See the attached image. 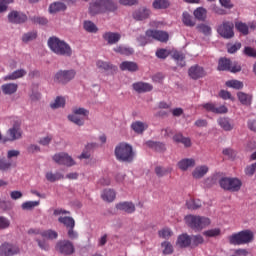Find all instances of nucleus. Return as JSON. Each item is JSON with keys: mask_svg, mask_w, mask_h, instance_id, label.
Returning a JSON list of instances; mask_svg holds the SVG:
<instances>
[{"mask_svg": "<svg viewBox=\"0 0 256 256\" xmlns=\"http://www.w3.org/2000/svg\"><path fill=\"white\" fill-rule=\"evenodd\" d=\"M116 209L125 213H133L135 211V204L131 202H120L116 204Z\"/></svg>", "mask_w": 256, "mask_h": 256, "instance_id": "nucleus-19", "label": "nucleus"}, {"mask_svg": "<svg viewBox=\"0 0 256 256\" xmlns=\"http://www.w3.org/2000/svg\"><path fill=\"white\" fill-rule=\"evenodd\" d=\"M185 223L188 224L191 229L201 231L202 229H205V227L211 225V219L205 216L188 215L185 217Z\"/></svg>", "mask_w": 256, "mask_h": 256, "instance_id": "nucleus-5", "label": "nucleus"}, {"mask_svg": "<svg viewBox=\"0 0 256 256\" xmlns=\"http://www.w3.org/2000/svg\"><path fill=\"white\" fill-rule=\"evenodd\" d=\"M28 235H41V237H43V239H57L58 234L56 231L53 230H46L41 232V230L39 229H30L28 231Z\"/></svg>", "mask_w": 256, "mask_h": 256, "instance_id": "nucleus-13", "label": "nucleus"}, {"mask_svg": "<svg viewBox=\"0 0 256 256\" xmlns=\"http://www.w3.org/2000/svg\"><path fill=\"white\" fill-rule=\"evenodd\" d=\"M53 161L58 165H63L65 163V153H57L53 156Z\"/></svg>", "mask_w": 256, "mask_h": 256, "instance_id": "nucleus-52", "label": "nucleus"}, {"mask_svg": "<svg viewBox=\"0 0 256 256\" xmlns=\"http://www.w3.org/2000/svg\"><path fill=\"white\" fill-rule=\"evenodd\" d=\"M65 9V4L62 2H54L49 6V13L54 15L55 13H59V11H63Z\"/></svg>", "mask_w": 256, "mask_h": 256, "instance_id": "nucleus-33", "label": "nucleus"}, {"mask_svg": "<svg viewBox=\"0 0 256 256\" xmlns=\"http://www.w3.org/2000/svg\"><path fill=\"white\" fill-rule=\"evenodd\" d=\"M155 39L156 41H160L161 43H167L169 41V34L164 31L159 30H148L146 31V36H140L137 41L139 45H147V43H151Z\"/></svg>", "mask_w": 256, "mask_h": 256, "instance_id": "nucleus-3", "label": "nucleus"}, {"mask_svg": "<svg viewBox=\"0 0 256 256\" xmlns=\"http://www.w3.org/2000/svg\"><path fill=\"white\" fill-rule=\"evenodd\" d=\"M155 173H156V175H158V177H163V176L167 175V173H171V169H166L161 166H157L155 168Z\"/></svg>", "mask_w": 256, "mask_h": 256, "instance_id": "nucleus-55", "label": "nucleus"}, {"mask_svg": "<svg viewBox=\"0 0 256 256\" xmlns=\"http://www.w3.org/2000/svg\"><path fill=\"white\" fill-rule=\"evenodd\" d=\"M205 240L203 239V236L201 235H194L191 237V243L194 246L203 244Z\"/></svg>", "mask_w": 256, "mask_h": 256, "instance_id": "nucleus-59", "label": "nucleus"}, {"mask_svg": "<svg viewBox=\"0 0 256 256\" xmlns=\"http://www.w3.org/2000/svg\"><path fill=\"white\" fill-rule=\"evenodd\" d=\"M255 171H256V162L250 166H247L245 169V173L249 177L253 176L255 174Z\"/></svg>", "mask_w": 256, "mask_h": 256, "instance_id": "nucleus-62", "label": "nucleus"}, {"mask_svg": "<svg viewBox=\"0 0 256 256\" xmlns=\"http://www.w3.org/2000/svg\"><path fill=\"white\" fill-rule=\"evenodd\" d=\"M97 69L101 71H117V67L111 65L109 62L98 60L96 62Z\"/></svg>", "mask_w": 256, "mask_h": 256, "instance_id": "nucleus-26", "label": "nucleus"}, {"mask_svg": "<svg viewBox=\"0 0 256 256\" xmlns=\"http://www.w3.org/2000/svg\"><path fill=\"white\" fill-rule=\"evenodd\" d=\"M65 105V98L58 96L55 100L50 104L51 109H60Z\"/></svg>", "mask_w": 256, "mask_h": 256, "instance_id": "nucleus-41", "label": "nucleus"}, {"mask_svg": "<svg viewBox=\"0 0 256 256\" xmlns=\"http://www.w3.org/2000/svg\"><path fill=\"white\" fill-rule=\"evenodd\" d=\"M68 119L69 121L75 123V125H78L79 127L85 125V120L83 119V117H81L78 114H75L74 112H72V114L68 116Z\"/></svg>", "mask_w": 256, "mask_h": 256, "instance_id": "nucleus-35", "label": "nucleus"}, {"mask_svg": "<svg viewBox=\"0 0 256 256\" xmlns=\"http://www.w3.org/2000/svg\"><path fill=\"white\" fill-rule=\"evenodd\" d=\"M188 75L189 77H191V79L194 80L201 79V77H205V70L203 69V67L195 65L190 67V69L188 70Z\"/></svg>", "mask_w": 256, "mask_h": 256, "instance_id": "nucleus-14", "label": "nucleus"}, {"mask_svg": "<svg viewBox=\"0 0 256 256\" xmlns=\"http://www.w3.org/2000/svg\"><path fill=\"white\" fill-rule=\"evenodd\" d=\"M132 87L136 93H147L149 91H153V85L147 82H136Z\"/></svg>", "mask_w": 256, "mask_h": 256, "instance_id": "nucleus-15", "label": "nucleus"}, {"mask_svg": "<svg viewBox=\"0 0 256 256\" xmlns=\"http://www.w3.org/2000/svg\"><path fill=\"white\" fill-rule=\"evenodd\" d=\"M40 201H26L22 203L21 208L23 211H33L35 207H39Z\"/></svg>", "mask_w": 256, "mask_h": 256, "instance_id": "nucleus-36", "label": "nucleus"}, {"mask_svg": "<svg viewBox=\"0 0 256 256\" xmlns=\"http://www.w3.org/2000/svg\"><path fill=\"white\" fill-rule=\"evenodd\" d=\"M116 195L117 194L115 193V190L105 189L101 194V198L103 199V201H106L107 203H112V201H115Z\"/></svg>", "mask_w": 256, "mask_h": 256, "instance_id": "nucleus-22", "label": "nucleus"}, {"mask_svg": "<svg viewBox=\"0 0 256 256\" xmlns=\"http://www.w3.org/2000/svg\"><path fill=\"white\" fill-rule=\"evenodd\" d=\"M226 87H230L231 89H243V82L239 80H229L226 81Z\"/></svg>", "mask_w": 256, "mask_h": 256, "instance_id": "nucleus-46", "label": "nucleus"}, {"mask_svg": "<svg viewBox=\"0 0 256 256\" xmlns=\"http://www.w3.org/2000/svg\"><path fill=\"white\" fill-rule=\"evenodd\" d=\"M37 38V33L36 32H30V33H26L23 35L22 37V41L24 43H29V41H33V39Z\"/></svg>", "mask_w": 256, "mask_h": 256, "instance_id": "nucleus-54", "label": "nucleus"}, {"mask_svg": "<svg viewBox=\"0 0 256 256\" xmlns=\"http://www.w3.org/2000/svg\"><path fill=\"white\" fill-rule=\"evenodd\" d=\"M235 27H236L237 31L242 33V35H247L249 33V26H247V24H245L243 22H237L235 24Z\"/></svg>", "mask_w": 256, "mask_h": 256, "instance_id": "nucleus-50", "label": "nucleus"}, {"mask_svg": "<svg viewBox=\"0 0 256 256\" xmlns=\"http://www.w3.org/2000/svg\"><path fill=\"white\" fill-rule=\"evenodd\" d=\"M84 29L85 31H87L88 33H97L98 28L95 25V23L91 22V21H85L84 22Z\"/></svg>", "mask_w": 256, "mask_h": 256, "instance_id": "nucleus-48", "label": "nucleus"}, {"mask_svg": "<svg viewBox=\"0 0 256 256\" xmlns=\"http://www.w3.org/2000/svg\"><path fill=\"white\" fill-rule=\"evenodd\" d=\"M116 53H120V55H133L134 50L133 48H129L127 46H117L114 48Z\"/></svg>", "mask_w": 256, "mask_h": 256, "instance_id": "nucleus-40", "label": "nucleus"}, {"mask_svg": "<svg viewBox=\"0 0 256 256\" xmlns=\"http://www.w3.org/2000/svg\"><path fill=\"white\" fill-rule=\"evenodd\" d=\"M91 15H97L98 13H106V11L113 13L117 11V3L113 0H96L90 4Z\"/></svg>", "mask_w": 256, "mask_h": 256, "instance_id": "nucleus-2", "label": "nucleus"}, {"mask_svg": "<svg viewBox=\"0 0 256 256\" xmlns=\"http://www.w3.org/2000/svg\"><path fill=\"white\" fill-rule=\"evenodd\" d=\"M7 123L12 125L7 132L5 136L6 143L17 141L21 139L23 136V130H21V121H19V118L17 117H11L6 120Z\"/></svg>", "mask_w": 256, "mask_h": 256, "instance_id": "nucleus-1", "label": "nucleus"}, {"mask_svg": "<svg viewBox=\"0 0 256 256\" xmlns=\"http://www.w3.org/2000/svg\"><path fill=\"white\" fill-rule=\"evenodd\" d=\"M198 31L200 33H203L204 35H211V27L205 24H201L197 27Z\"/></svg>", "mask_w": 256, "mask_h": 256, "instance_id": "nucleus-61", "label": "nucleus"}, {"mask_svg": "<svg viewBox=\"0 0 256 256\" xmlns=\"http://www.w3.org/2000/svg\"><path fill=\"white\" fill-rule=\"evenodd\" d=\"M176 245H178V247H189V245H191V236H189L188 234H181L180 236H178Z\"/></svg>", "mask_w": 256, "mask_h": 256, "instance_id": "nucleus-23", "label": "nucleus"}, {"mask_svg": "<svg viewBox=\"0 0 256 256\" xmlns=\"http://www.w3.org/2000/svg\"><path fill=\"white\" fill-rule=\"evenodd\" d=\"M173 235V232L169 228H163L159 231V237H162V239H169Z\"/></svg>", "mask_w": 256, "mask_h": 256, "instance_id": "nucleus-53", "label": "nucleus"}, {"mask_svg": "<svg viewBox=\"0 0 256 256\" xmlns=\"http://www.w3.org/2000/svg\"><path fill=\"white\" fill-rule=\"evenodd\" d=\"M240 239L242 241V245H245V243H251V241H253V232L250 230L241 231Z\"/></svg>", "mask_w": 256, "mask_h": 256, "instance_id": "nucleus-32", "label": "nucleus"}, {"mask_svg": "<svg viewBox=\"0 0 256 256\" xmlns=\"http://www.w3.org/2000/svg\"><path fill=\"white\" fill-rule=\"evenodd\" d=\"M244 53L248 55V57H256V50L254 48L245 47Z\"/></svg>", "mask_w": 256, "mask_h": 256, "instance_id": "nucleus-64", "label": "nucleus"}, {"mask_svg": "<svg viewBox=\"0 0 256 256\" xmlns=\"http://www.w3.org/2000/svg\"><path fill=\"white\" fill-rule=\"evenodd\" d=\"M115 157L118 161L124 163H131L135 159V153L133 147L127 143H120L115 148Z\"/></svg>", "mask_w": 256, "mask_h": 256, "instance_id": "nucleus-4", "label": "nucleus"}, {"mask_svg": "<svg viewBox=\"0 0 256 256\" xmlns=\"http://www.w3.org/2000/svg\"><path fill=\"white\" fill-rule=\"evenodd\" d=\"M217 123L224 131H233V124H231L229 118H219Z\"/></svg>", "mask_w": 256, "mask_h": 256, "instance_id": "nucleus-30", "label": "nucleus"}, {"mask_svg": "<svg viewBox=\"0 0 256 256\" xmlns=\"http://www.w3.org/2000/svg\"><path fill=\"white\" fill-rule=\"evenodd\" d=\"M234 24L233 22H224L222 25L218 27V33L224 39H231L235 33L233 32Z\"/></svg>", "mask_w": 256, "mask_h": 256, "instance_id": "nucleus-10", "label": "nucleus"}, {"mask_svg": "<svg viewBox=\"0 0 256 256\" xmlns=\"http://www.w3.org/2000/svg\"><path fill=\"white\" fill-rule=\"evenodd\" d=\"M146 145L152 149H155V151H165V144L161 142L148 141Z\"/></svg>", "mask_w": 256, "mask_h": 256, "instance_id": "nucleus-44", "label": "nucleus"}, {"mask_svg": "<svg viewBox=\"0 0 256 256\" xmlns=\"http://www.w3.org/2000/svg\"><path fill=\"white\" fill-rule=\"evenodd\" d=\"M121 71H130L131 73L138 71L139 66L135 62L124 61L120 64Z\"/></svg>", "mask_w": 256, "mask_h": 256, "instance_id": "nucleus-21", "label": "nucleus"}, {"mask_svg": "<svg viewBox=\"0 0 256 256\" xmlns=\"http://www.w3.org/2000/svg\"><path fill=\"white\" fill-rule=\"evenodd\" d=\"M72 253H75V246H73V243L70 241L65 242V255H72Z\"/></svg>", "mask_w": 256, "mask_h": 256, "instance_id": "nucleus-57", "label": "nucleus"}, {"mask_svg": "<svg viewBox=\"0 0 256 256\" xmlns=\"http://www.w3.org/2000/svg\"><path fill=\"white\" fill-rule=\"evenodd\" d=\"M173 59H175L177 65H180V67H185V56L183 53L179 51H174L172 54Z\"/></svg>", "mask_w": 256, "mask_h": 256, "instance_id": "nucleus-38", "label": "nucleus"}, {"mask_svg": "<svg viewBox=\"0 0 256 256\" xmlns=\"http://www.w3.org/2000/svg\"><path fill=\"white\" fill-rule=\"evenodd\" d=\"M229 241H230L231 245H243L240 232L229 236Z\"/></svg>", "mask_w": 256, "mask_h": 256, "instance_id": "nucleus-47", "label": "nucleus"}, {"mask_svg": "<svg viewBox=\"0 0 256 256\" xmlns=\"http://www.w3.org/2000/svg\"><path fill=\"white\" fill-rule=\"evenodd\" d=\"M65 211L62 209H56L54 210V216L58 217L59 223H65Z\"/></svg>", "mask_w": 256, "mask_h": 256, "instance_id": "nucleus-58", "label": "nucleus"}, {"mask_svg": "<svg viewBox=\"0 0 256 256\" xmlns=\"http://www.w3.org/2000/svg\"><path fill=\"white\" fill-rule=\"evenodd\" d=\"M48 47L56 55H65V42L60 41L59 38L55 36L48 39Z\"/></svg>", "mask_w": 256, "mask_h": 256, "instance_id": "nucleus-8", "label": "nucleus"}, {"mask_svg": "<svg viewBox=\"0 0 256 256\" xmlns=\"http://www.w3.org/2000/svg\"><path fill=\"white\" fill-rule=\"evenodd\" d=\"M203 109L210 111L211 113L223 114L227 113L228 109L225 106H215L213 103H206L202 105Z\"/></svg>", "mask_w": 256, "mask_h": 256, "instance_id": "nucleus-17", "label": "nucleus"}, {"mask_svg": "<svg viewBox=\"0 0 256 256\" xmlns=\"http://www.w3.org/2000/svg\"><path fill=\"white\" fill-rule=\"evenodd\" d=\"M238 100L242 105H251L252 96L245 92H238L237 93Z\"/></svg>", "mask_w": 256, "mask_h": 256, "instance_id": "nucleus-31", "label": "nucleus"}, {"mask_svg": "<svg viewBox=\"0 0 256 256\" xmlns=\"http://www.w3.org/2000/svg\"><path fill=\"white\" fill-rule=\"evenodd\" d=\"M205 237H219L221 235V228H212L203 232Z\"/></svg>", "mask_w": 256, "mask_h": 256, "instance_id": "nucleus-45", "label": "nucleus"}, {"mask_svg": "<svg viewBox=\"0 0 256 256\" xmlns=\"http://www.w3.org/2000/svg\"><path fill=\"white\" fill-rule=\"evenodd\" d=\"M149 15H151V10L147 8H141L133 13V17L136 21H143L147 19Z\"/></svg>", "mask_w": 256, "mask_h": 256, "instance_id": "nucleus-20", "label": "nucleus"}, {"mask_svg": "<svg viewBox=\"0 0 256 256\" xmlns=\"http://www.w3.org/2000/svg\"><path fill=\"white\" fill-rule=\"evenodd\" d=\"M18 85L15 83H8L2 85L1 89L4 95H13V93H17Z\"/></svg>", "mask_w": 256, "mask_h": 256, "instance_id": "nucleus-27", "label": "nucleus"}, {"mask_svg": "<svg viewBox=\"0 0 256 256\" xmlns=\"http://www.w3.org/2000/svg\"><path fill=\"white\" fill-rule=\"evenodd\" d=\"M73 113L82 117V119L84 121H85V119H87V117H89V110H87L85 108L76 107L73 109Z\"/></svg>", "mask_w": 256, "mask_h": 256, "instance_id": "nucleus-43", "label": "nucleus"}, {"mask_svg": "<svg viewBox=\"0 0 256 256\" xmlns=\"http://www.w3.org/2000/svg\"><path fill=\"white\" fill-rule=\"evenodd\" d=\"M194 17L198 19V21H205L207 18V10L203 7H199L194 11Z\"/></svg>", "mask_w": 256, "mask_h": 256, "instance_id": "nucleus-37", "label": "nucleus"}, {"mask_svg": "<svg viewBox=\"0 0 256 256\" xmlns=\"http://www.w3.org/2000/svg\"><path fill=\"white\" fill-rule=\"evenodd\" d=\"M15 0H0V13H5L7 11L9 5L14 3Z\"/></svg>", "mask_w": 256, "mask_h": 256, "instance_id": "nucleus-51", "label": "nucleus"}, {"mask_svg": "<svg viewBox=\"0 0 256 256\" xmlns=\"http://www.w3.org/2000/svg\"><path fill=\"white\" fill-rule=\"evenodd\" d=\"M182 22L186 27H195V21L193 20V17L187 12H184L182 14Z\"/></svg>", "mask_w": 256, "mask_h": 256, "instance_id": "nucleus-39", "label": "nucleus"}, {"mask_svg": "<svg viewBox=\"0 0 256 256\" xmlns=\"http://www.w3.org/2000/svg\"><path fill=\"white\" fill-rule=\"evenodd\" d=\"M209 173V166L207 165H198L192 171V177L194 179H203V176Z\"/></svg>", "mask_w": 256, "mask_h": 256, "instance_id": "nucleus-16", "label": "nucleus"}, {"mask_svg": "<svg viewBox=\"0 0 256 256\" xmlns=\"http://www.w3.org/2000/svg\"><path fill=\"white\" fill-rule=\"evenodd\" d=\"M186 206L189 209H193V210L199 209V207H201V200L190 198L189 200H187Z\"/></svg>", "mask_w": 256, "mask_h": 256, "instance_id": "nucleus-42", "label": "nucleus"}, {"mask_svg": "<svg viewBox=\"0 0 256 256\" xmlns=\"http://www.w3.org/2000/svg\"><path fill=\"white\" fill-rule=\"evenodd\" d=\"M218 71L239 73V71H241V65L237 64V62H231V60L227 58H221L218 63Z\"/></svg>", "mask_w": 256, "mask_h": 256, "instance_id": "nucleus-6", "label": "nucleus"}, {"mask_svg": "<svg viewBox=\"0 0 256 256\" xmlns=\"http://www.w3.org/2000/svg\"><path fill=\"white\" fill-rule=\"evenodd\" d=\"M178 167L181 171H187L189 167H195V160L192 158L182 159L178 162Z\"/></svg>", "mask_w": 256, "mask_h": 256, "instance_id": "nucleus-25", "label": "nucleus"}, {"mask_svg": "<svg viewBox=\"0 0 256 256\" xmlns=\"http://www.w3.org/2000/svg\"><path fill=\"white\" fill-rule=\"evenodd\" d=\"M17 253H19V247L15 245L4 243L0 246V256H12Z\"/></svg>", "mask_w": 256, "mask_h": 256, "instance_id": "nucleus-12", "label": "nucleus"}, {"mask_svg": "<svg viewBox=\"0 0 256 256\" xmlns=\"http://www.w3.org/2000/svg\"><path fill=\"white\" fill-rule=\"evenodd\" d=\"M46 179L47 181H50L51 183H53L55 181H59V179H63V174H59V173L54 174L52 172H47Z\"/></svg>", "mask_w": 256, "mask_h": 256, "instance_id": "nucleus-49", "label": "nucleus"}, {"mask_svg": "<svg viewBox=\"0 0 256 256\" xmlns=\"http://www.w3.org/2000/svg\"><path fill=\"white\" fill-rule=\"evenodd\" d=\"M147 127H149V125L141 121H135L131 124V129H133V131L138 134L143 133V131H145Z\"/></svg>", "mask_w": 256, "mask_h": 256, "instance_id": "nucleus-28", "label": "nucleus"}, {"mask_svg": "<svg viewBox=\"0 0 256 256\" xmlns=\"http://www.w3.org/2000/svg\"><path fill=\"white\" fill-rule=\"evenodd\" d=\"M9 225H11L9 219L5 217H0V229H7L9 228Z\"/></svg>", "mask_w": 256, "mask_h": 256, "instance_id": "nucleus-63", "label": "nucleus"}, {"mask_svg": "<svg viewBox=\"0 0 256 256\" xmlns=\"http://www.w3.org/2000/svg\"><path fill=\"white\" fill-rule=\"evenodd\" d=\"M241 180L237 178H222L220 186L226 191H239L241 189Z\"/></svg>", "mask_w": 256, "mask_h": 256, "instance_id": "nucleus-7", "label": "nucleus"}, {"mask_svg": "<svg viewBox=\"0 0 256 256\" xmlns=\"http://www.w3.org/2000/svg\"><path fill=\"white\" fill-rule=\"evenodd\" d=\"M103 39L107 41L109 45H115L121 40V34L115 32H106L103 34Z\"/></svg>", "mask_w": 256, "mask_h": 256, "instance_id": "nucleus-18", "label": "nucleus"}, {"mask_svg": "<svg viewBox=\"0 0 256 256\" xmlns=\"http://www.w3.org/2000/svg\"><path fill=\"white\" fill-rule=\"evenodd\" d=\"M171 5L169 0H154L152 3V7L155 9H168Z\"/></svg>", "mask_w": 256, "mask_h": 256, "instance_id": "nucleus-34", "label": "nucleus"}, {"mask_svg": "<svg viewBox=\"0 0 256 256\" xmlns=\"http://www.w3.org/2000/svg\"><path fill=\"white\" fill-rule=\"evenodd\" d=\"M27 75V71L20 69L12 72L11 74L5 76V81H15V79H21V77H25Z\"/></svg>", "mask_w": 256, "mask_h": 256, "instance_id": "nucleus-24", "label": "nucleus"}, {"mask_svg": "<svg viewBox=\"0 0 256 256\" xmlns=\"http://www.w3.org/2000/svg\"><path fill=\"white\" fill-rule=\"evenodd\" d=\"M173 141L175 143H182V145L186 147H191V139L187 137H183V134L177 133L173 136Z\"/></svg>", "mask_w": 256, "mask_h": 256, "instance_id": "nucleus-29", "label": "nucleus"}, {"mask_svg": "<svg viewBox=\"0 0 256 256\" xmlns=\"http://www.w3.org/2000/svg\"><path fill=\"white\" fill-rule=\"evenodd\" d=\"M164 255H171L173 253V245L169 242L162 243Z\"/></svg>", "mask_w": 256, "mask_h": 256, "instance_id": "nucleus-56", "label": "nucleus"}, {"mask_svg": "<svg viewBox=\"0 0 256 256\" xmlns=\"http://www.w3.org/2000/svg\"><path fill=\"white\" fill-rule=\"evenodd\" d=\"M8 21L9 23L21 25V23L27 21V15L23 12L13 10L8 14Z\"/></svg>", "mask_w": 256, "mask_h": 256, "instance_id": "nucleus-11", "label": "nucleus"}, {"mask_svg": "<svg viewBox=\"0 0 256 256\" xmlns=\"http://www.w3.org/2000/svg\"><path fill=\"white\" fill-rule=\"evenodd\" d=\"M169 50L167 49H159L156 51V56L158 59H167L169 57Z\"/></svg>", "mask_w": 256, "mask_h": 256, "instance_id": "nucleus-60", "label": "nucleus"}, {"mask_svg": "<svg viewBox=\"0 0 256 256\" xmlns=\"http://www.w3.org/2000/svg\"><path fill=\"white\" fill-rule=\"evenodd\" d=\"M65 228L69 239H71L72 241L78 239L79 234L77 233V231H74L75 219H73V217L65 216Z\"/></svg>", "mask_w": 256, "mask_h": 256, "instance_id": "nucleus-9", "label": "nucleus"}]
</instances>
